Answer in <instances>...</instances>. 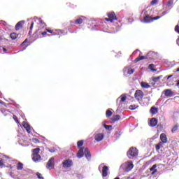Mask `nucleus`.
<instances>
[{"label":"nucleus","mask_w":179,"mask_h":179,"mask_svg":"<svg viewBox=\"0 0 179 179\" xmlns=\"http://www.w3.org/2000/svg\"><path fill=\"white\" fill-rule=\"evenodd\" d=\"M148 56H140L139 57H137L135 59L134 62H139V61H142V59H148Z\"/></svg>","instance_id":"23"},{"label":"nucleus","mask_w":179,"mask_h":179,"mask_svg":"<svg viewBox=\"0 0 179 179\" xmlns=\"http://www.w3.org/2000/svg\"><path fill=\"white\" fill-rule=\"evenodd\" d=\"M50 153H54V150H50Z\"/></svg>","instance_id":"58"},{"label":"nucleus","mask_w":179,"mask_h":179,"mask_svg":"<svg viewBox=\"0 0 179 179\" xmlns=\"http://www.w3.org/2000/svg\"><path fill=\"white\" fill-rule=\"evenodd\" d=\"M48 33H51L52 36H59V34H64V32L61 31L60 29H55L51 30V29H47Z\"/></svg>","instance_id":"11"},{"label":"nucleus","mask_w":179,"mask_h":179,"mask_svg":"<svg viewBox=\"0 0 179 179\" xmlns=\"http://www.w3.org/2000/svg\"><path fill=\"white\" fill-rule=\"evenodd\" d=\"M87 21L88 20L86 17L81 15L79 18L75 20V23L76 24H82L83 22H85V23H87Z\"/></svg>","instance_id":"10"},{"label":"nucleus","mask_w":179,"mask_h":179,"mask_svg":"<svg viewBox=\"0 0 179 179\" xmlns=\"http://www.w3.org/2000/svg\"><path fill=\"white\" fill-rule=\"evenodd\" d=\"M147 57L148 59H155L157 58V52L150 51L147 54Z\"/></svg>","instance_id":"13"},{"label":"nucleus","mask_w":179,"mask_h":179,"mask_svg":"<svg viewBox=\"0 0 179 179\" xmlns=\"http://www.w3.org/2000/svg\"><path fill=\"white\" fill-rule=\"evenodd\" d=\"M134 97L138 101H141L143 99V92L142 90H137L134 94Z\"/></svg>","instance_id":"9"},{"label":"nucleus","mask_w":179,"mask_h":179,"mask_svg":"<svg viewBox=\"0 0 179 179\" xmlns=\"http://www.w3.org/2000/svg\"><path fill=\"white\" fill-rule=\"evenodd\" d=\"M162 78H163V76H159L157 77H153L152 80H153L155 82V83H156V82H158L159 79H162Z\"/></svg>","instance_id":"29"},{"label":"nucleus","mask_w":179,"mask_h":179,"mask_svg":"<svg viewBox=\"0 0 179 179\" xmlns=\"http://www.w3.org/2000/svg\"><path fill=\"white\" fill-rule=\"evenodd\" d=\"M17 170H23V164L22 162L17 164Z\"/></svg>","instance_id":"28"},{"label":"nucleus","mask_w":179,"mask_h":179,"mask_svg":"<svg viewBox=\"0 0 179 179\" xmlns=\"http://www.w3.org/2000/svg\"><path fill=\"white\" fill-rule=\"evenodd\" d=\"M160 139H161V141L162 143H167L169 142L167 136H166V134L164 133L161 134Z\"/></svg>","instance_id":"19"},{"label":"nucleus","mask_w":179,"mask_h":179,"mask_svg":"<svg viewBox=\"0 0 179 179\" xmlns=\"http://www.w3.org/2000/svg\"><path fill=\"white\" fill-rule=\"evenodd\" d=\"M83 140L79 141L77 143V145L78 148H80V146H83Z\"/></svg>","instance_id":"36"},{"label":"nucleus","mask_w":179,"mask_h":179,"mask_svg":"<svg viewBox=\"0 0 179 179\" xmlns=\"http://www.w3.org/2000/svg\"><path fill=\"white\" fill-rule=\"evenodd\" d=\"M25 22H26L25 20H21L18 22L15 25V30H17V31L18 30H20V29L23 27V24H24Z\"/></svg>","instance_id":"16"},{"label":"nucleus","mask_w":179,"mask_h":179,"mask_svg":"<svg viewBox=\"0 0 179 179\" xmlns=\"http://www.w3.org/2000/svg\"><path fill=\"white\" fill-rule=\"evenodd\" d=\"M32 142H34V143H40V141L37 138H33Z\"/></svg>","instance_id":"40"},{"label":"nucleus","mask_w":179,"mask_h":179,"mask_svg":"<svg viewBox=\"0 0 179 179\" xmlns=\"http://www.w3.org/2000/svg\"><path fill=\"white\" fill-rule=\"evenodd\" d=\"M150 12H152V10H148L145 13V17L143 20V23H152V22H153V18H152Z\"/></svg>","instance_id":"3"},{"label":"nucleus","mask_w":179,"mask_h":179,"mask_svg":"<svg viewBox=\"0 0 179 179\" xmlns=\"http://www.w3.org/2000/svg\"><path fill=\"white\" fill-rule=\"evenodd\" d=\"M149 69H150V71H152V72H156V69H155V64H151L148 66Z\"/></svg>","instance_id":"33"},{"label":"nucleus","mask_w":179,"mask_h":179,"mask_svg":"<svg viewBox=\"0 0 179 179\" xmlns=\"http://www.w3.org/2000/svg\"><path fill=\"white\" fill-rule=\"evenodd\" d=\"M145 100H148V101H150V96L145 97Z\"/></svg>","instance_id":"48"},{"label":"nucleus","mask_w":179,"mask_h":179,"mask_svg":"<svg viewBox=\"0 0 179 179\" xmlns=\"http://www.w3.org/2000/svg\"><path fill=\"white\" fill-rule=\"evenodd\" d=\"M0 40H1V37H0Z\"/></svg>","instance_id":"62"},{"label":"nucleus","mask_w":179,"mask_h":179,"mask_svg":"<svg viewBox=\"0 0 179 179\" xmlns=\"http://www.w3.org/2000/svg\"><path fill=\"white\" fill-rule=\"evenodd\" d=\"M38 153H40V148H35L32 150V160L35 163L41 160V156H40Z\"/></svg>","instance_id":"2"},{"label":"nucleus","mask_w":179,"mask_h":179,"mask_svg":"<svg viewBox=\"0 0 179 179\" xmlns=\"http://www.w3.org/2000/svg\"><path fill=\"white\" fill-rule=\"evenodd\" d=\"M113 115V112H111V110L108 109L106 110V117L110 118Z\"/></svg>","instance_id":"31"},{"label":"nucleus","mask_w":179,"mask_h":179,"mask_svg":"<svg viewBox=\"0 0 179 179\" xmlns=\"http://www.w3.org/2000/svg\"><path fill=\"white\" fill-rule=\"evenodd\" d=\"M34 22L37 23V24H40V27L44 28L45 27L46 24L45 23L43 22V20L41 18H38L37 17H34Z\"/></svg>","instance_id":"12"},{"label":"nucleus","mask_w":179,"mask_h":179,"mask_svg":"<svg viewBox=\"0 0 179 179\" xmlns=\"http://www.w3.org/2000/svg\"><path fill=\"white\" fill-rule=\"evenodd\" d=\"M77 178H78V179H83V176L81 175V174H78V175L77 176Z\"/></svg>","instance_id":"43"},{"label":"nucleus","mask_w":179,"mask_h":179,"mask_svg":"<svg viewBox=\"0 0 179 179\" xmlns=\"http://www.w3.org/2000/svg\"><path fill=\"white\" fill-rule=\"evenodd\" d=\"M159 2V0H152L151 1V5L153 6L155 5H157V3Z\"/></svg>","instance_id":"39"},{"label":"nucleus","mask_w":179,"mask_h":179,"mask_svg":"<svg viewBox=\"0 0 179 179\" xmlns=\"http://www.w3.org/2000/svg\"><path fill=\"white\" fill-rule=\"evenodd\" d=\"M177 86H179V80H178Z\"/></svg>","instance_id":"59"},{"label":"nucleus","mask_w":179,"mask_h":179,"mask_svg":"<svg viewBox=\"0 0 179 179\" xmlns=\"http://www.w3.org/2000/svg\"><path fill=\"white\" fill-rule=\"evenodd\" d=\"M141 87H143V89H149L150 88V85L147 83L141 82Z\"/></svg>","instance_id":"25"},{"label":"nucleus","mask_w":179,"mask_h":179,"mask_svg":"<svg viewBox=\"0 0 179 179\" xmlns=\"http://www.w3.org/2000/svg\"><path fill=\"white\" fill-rule=\"evenodd\" d=\"M167 6H169V8H170V9H171V8H173V2L171 0H169L167 3Z\"/></svg>","instance_id":"35"},{"label":"nucleus","mask_w":179,"mask_h":179,"mask_svg":"<svg viewBox=\"0 0 179 179\" xmlns=\"http://www.w3.org/2000/svg\"><path fill=\"white\" fill-rule=\"evenodd\" d=\"M74 23H75V21L74 22L73 21H70V24L71 26H73Z\"/></svg>","instance_id":"53"},{"label":"nucleus","mask_w":179,"mask_h":179,"mask_svg":"<svg viewBox=\"0 0 179 179\" xmlns=\"http://www.w3.org/2000/svg\"><path fill=\"white\" fill-rule=\"evenodd\" d=\"M124 75H132L135 72L134 69H131V68L127 66L123 70Z\"/></svg>","instance_id":"14"},{"label":"nucleus","mask_w":179,"mask_h":179,"mask_svg":"<svg viewBox=\"0 0 179 179\" xmlns=\"http://www.w3.org/2000/svg\"><path fill=\"white\" fill-rule=\"evenodd\" d=\"M8 51V50H6V48L0 46V52L1 54H6V52Z\"/></svg>","instance_id":"30"},{"label":"nucleus","mask_w":179,"mask_h":179,"mask_svg":"<svg viewBox=\"0 0 179 179\" xmlns=\"http://www.w3.org/2000/svg\"><path fill=\"white\" fill-rule=\"evenodd\" d=\"M10 37L12 40H16V38L18 37V35L17 34L13 32L10 34Z\"/></svg>","instance_id":"26"},{"label":"nucleus","mask_w":179,"mask_h":179,"mask_svg":"<svg viewBox=\"0 0 179 179\" xmlns=\"http://www.w3.org/2000/svg\"><path fill=\"white\" fill-rule=\"evenodd\" d=\"M120 99H121L120 101H122V103H124V101L127 100V96H125V94H122L117 99V101H118Z\"/></svg>","instance_id":"27"},{"label":"nucleus","mask_w":179,"mask_h":179,"mask_svg":"<svg viewBox=\"0 0 179 179\" xmlns=\"http://www.w3.org/2000/svg\"><path fill=\"white\" fill-rule=\"evenodd\" d=\"M13 118L16 121V122H18L17 120H16V115H13Z\"/></svg>","instance_id":"54"},{"label":"nucleus","mask_w":179,"mask_h":179,"mask_svg":"<svg viewBox=\"0 0 179 179\" xmlns=\"http://www.w3.org/2000/svg\"><path fill=\"white\" fill-rule=\"evenodd\" d=\"M3 166V162H2V160L0 159V167Z\"/></svg>","instance_id":"51"},{"label":"nucleus","mask_w":179,"mask_h":179,"mask_svg":"<svg viewBox=\"0 0 179 179\" xmlns=\"http://www.w3.org/2000/svg\"><path fill=\"white\" fill-rule=\"evenodd\" d=\"M120 119H121V116H120V115H116L113 117V121H120Z\"/></svg>","instance_id":"32"},{"label":"nucleus","mask_w":179,"mask_h":179,"mask_svg":"<svg viewBox=\"0 0 179 179\" xmlns=\"http://www.w3.org/2000/svg\"><path fill=\"white\" fill-rule=\"evenodd\" d=\"M155 149H156V150H160V145H157L156 146H155Z\"/></svg>","instance_id":"44"},{"label":"nucleus","mask_w":179,"mask_h":179,"mask_svg":"<svg viewBox=\"0 0 179 179\" xmlns=\"http://www.w3.org/2000/svg\"><path fill=\"white\" fill-rule=\"evenodd\" d=\"M138 51H139V50H136L135 52H133V54H136V52H138Z\"/></svg>","instance_id":"57"},{"label":"nucleus","mask_w":179,"mask_h":179,"mask_svg":"<svg viewBox=\"0 0 179 179\" xmlns=\"http://www.w3.org/2000/svg\"><path fill=\"white\" fill-rule=\"evenodd\" d=\"M94 138L96 142H101V141H103V139H104V134L102 133L96 134Z\"/></svg>","instance_id":"15"},{"label":"nucleus","mask_w":179,"mask_h":179,"mask_svg":"<svg viewBox=\"0 0 179 179\" xmlns=\"http://www.w3.org/2000/svg\"><path fill=\"white\" fill-rule=\"evenodd\" d=\"M156 167H157V165L154 164L150 169V171H152L151 173L152 176H155V174H156V173H157V169H156Z\"/></svg>","instance_id":"21"},{"label":"nucleus","mask_w":179,"mask_h":179,"mask_svg":"<svg viewBox=\"0 0 179 179\" xmlns=\"http://www.w3.org/2000/svg\"><path fill=\"white\" fill-rule=\"evenodd\" d=\"M160 17H160V16H157V17H153V18H152V22H153V20H158V19H160Z\"/></svg>","instance_id":"42"},{"label":"nucleus","mask_w":179,"mask_h":179,"mask_svg":"<svg viewBox=\"0 0 179 179\" xmlns=\"http://www.w3.org/2000/svg\"><path fill=\"white\" fill-rule=\"evenodd\" d=\"M34 26V22L31 23L30 30H33V27Z\"/></svg>","instance_id":"47"},{"label":"nucleus","mask_w":179,"mask_h":179,"mask_svg":"<svg viewBox=\"0 0 179 179\" xmlns=\"http://www.w3.org/2000/svg\"><path fill=\"white\" fill-rule=\"evenodd\" d=\"M36 176L38 179H44V177H43V175L38 172L36 173Z\"/></svg>","instance_id":"37"},{"label":"nucleus","mask_w":179,"mask_h":179,"mask_svg":"<svg viewBox=\"0 0 179 179\" xmlns=\"http://www.w3.org/2000/svg\"><path fill=\"white\" fill-rule=\"evenodd\" d=\"M164 94L167 97H173V91L171 90H166L164 91Z\"/></svg>","instance_id":"22"},{"label":"nucleus","mask_w":179,"mask_h":179,"mask_svg":"<svg viewBox=\"0 0 179 179\" xmlns=\"http://www.w3.org/2000/svg\"><path fill=\"white\" fill-rule=\"evenodd\" d=\"M178 41L179 42V38H178Z\"/></svg>","instance_id":"60"},{"label":"nucleus","mask_w":179,"mask_h":179,"mask_svg":"<svg viewBox=\"0 0 179 179\" xmlns=\"http://www.w3.org/2000/svg\"><path fill=\"white\" fill-rule=\"evenodd\" d=\"M107 16H108V17H110L112 20V22L113 20H117V16L115 15V12L108 13Z\"/></svg>","instance_id":"20"},{"label":"nucleus","mask_w":179,"mask_h":179,"mask_svg":"<svg viewBox=\"0 0 179 179\" xmlns=\"http://www.w3.org/2000/svg\"><path fill=\"white\" fill-rule=\"evenodd\" d=\"M122 179H125L124 178H122Z\"/></svg>","instance_id":"61"},{"label":"nucleus","mask_w":179,"mask_h":179,"mask_svg":"<svg viewBox=\"0 0 179 179\" xmlns=\"http://www.w3.org/2000/svg\"><path fill=\"white\" fill-rule=\"evenodd\" d=\"M128 22L129 23H132V18H129Z\"/></svg>","instance_id":"52"},{"label":"nucleus","mask_w":179,"mask_h":179,"mask_svg":"<svg viewBox=\"0 0 179 179\" xmlns=\"http://www.w3.org/2000/svg\"><path fill=\"white\" fill-rule=\"evenodd\" d=\"M170 78H173V75L168 76L167 79H170Z\"/></svg>","instance_id":"56"},{"label":"nucleus","mask_w":179,"mask_h":179,"mask_svg":"<svg viewBox=\"0 0 179 179\" xmlns=\"http://www.w3.org/2000/svg\"><path fill=\"white\" fill-rule=\"evenodd\" d=\"M42 36H46L47 31H43L41 33Z\"/></svg>","instance_id":"50"},{"label":"nucleus","mask_w":179,"mask_h":179,"mask_svg":"<svg viewBox=\"0 0 179 179\" xmlns=\"http://www.w3.org/2000/svg\"><path fill=\"white\" fill-rule=\"evenodd\" d=\"M129 108L130 110H135V108H134V106H130Z\"/></svg>","instance_id":"55"},{"label":"nucleus","mask_w":179,"mask_h":179,"mask_svg":"<svg viewBox=\"0 0 179 179\" xmlns=\"http://www.w3.org/2000/svg\"><path fill=\"white\" fill-rule=\"evenodd\" d=\"M27 41V40H25L22 44V47L24 46V45L26 44V42Z\"/></svg>","instance_id":"49"},{"label":"nucleus","mask_w":179,"mask_h":179,"mask_svg":"<svg viewBox=\"0 0 179 179\" xmlns=\"http://www.w3.org/2000/svg\"><path fill=\"white\" fill-rule=\"evenodd\" d=\"M73 164V162L71 159H65L62 162V166L64 169H69L72 167V165Z\"/></svg>","instance_id":"8"},{"label":"nucleus","mask_w":179,"mask_h":179,"mask_svg":"<svg viewBox=\"0 0 179 179\" xmlns=\"http://www.w3.org/2000/svg\"><path fill=\"white\" fill-rule=\"evenodd\" d=\"M138 150L136 148H131L127 152L129 159H134L138 156Z\"/></svg>","instance_id":"4"},{"label":"nucleus","mask_w":179,"mask_h":179,"mask_svg":"<svg viewBox=\"0 0 179 179\" xmlns=\"http://www.w3.org/2000/svg\"><path fill=\"white\" fill-rule=\"evenodd\" d=\"M22 127L26 129L28 134H30V132H31V127H30V124H29L27 122H23Z\"/></svg>","instance_id":"17"},{"label":"nucleus","mask_w":179,"mask_h":179,"mask_svg":"<svg viewBox=\"0 0 179 179\" xmlns=\"http://www.w3.org/2000/svg\"><path fill=\"white\" fill-rule=\"evenodd\" d=\"M158 109L156 107H152L150 108V112L152 114V115H155V114H157Z\"/></svg>","instance_id":"24"},{"label":"nucleus","mask_w":179,"mask_h":179,"mask_svg":"<svg viewBox=\"0 0 179 179\" xmlns=\"http://www.w3.org/2000/svg\"><path fill=\"white\" fill-rule=\"evenodd\" d=\"M178 127L179 125L178 124H176L173 129H172V132L173 134H174V132L177 131V130L178 129Z\"/></svg>","instance_id":"34"},{"label":"nucleus","mask_w":179,"mask_h":179,"mask_svg":"<svg viewBox=\"0 0 179 179\" xmlns=\"http://www.w3.org/2000/svg\"><path fill=\"white\" fill-rule=\"evenodd\" d=\"M167 13H169V11H164V12H162V16H164V15H167Z\"/></svg>","instance_id":"45"},{"label":"nucleus","mask_w":179,"mask_h":179,"mask_svg":"<svg viewBox=\"0 0 179 179\" xmlns=\"http://www.w3.org/2000/svg\"><path fill=\"white\" fill-rule=\"evenodd\" d=\"M105 20H106V22H113L112 20H111L110 17H108V18H105Z\"/></svg>","instance_id":"46"},{"label":"nucleus","mask_w":179,"mask_h":179,"mask_svg":"<svg viewBox=\"0 0 179 179\" xmlns=\"http://www.w3.org/2000/svg\"><path fill=\"white\" fill-rule=\"evenodd\" d=\"M122 167L127 173H129V171H131L134 169V163L131 161L127 162L122 165Z\"/></svg>","instance_id":"5"},{"label":"nucleus","mask_w":179,"mask_h":179,"mask_svg":"<svg viewBox=\"0 0 179 179\" xmlns=\"http://www.w3.org/2000/svg\"><path fill=\"white\" fill-rule=\"evenodd\" d=\"M55 165V160L54 159V157H51L47 164H46V168L48 169V170H52V169H54V166Z\"/></svg>","instance_id":"7"},{"label":"nucleus","mask_w":179,"mask_h":179,"mask_svg":"<svg viewBox=\"0 0 179 179\" xmlns=\"http://www.w3.org/2000/svg\"><path fill=\"white\" fill-rule=\"evenodd\" d=\"M27 47H29V45H25V46H24L22 50L18 51V52H20V51H24Z\"/></svg>","instance_id":"41"},{"label":"nucleus","mask_w":179,"mask_h":179,"mask_svg":"<svg viewBox=\"0 0 179 179\" xmlns=\"http://www.w3.org/2000/svg\"><path fill=\"white\" fill-rule=\"evenodd\" d=\"M103 127L106 129H108V131H110V128H113V126L107 124H103Z\"/></svg>","instance_id":"38"},{"label":"nucleus","mask_w":179,"mask_h":179,"mask_svg":"<svg viewBox=\"0 0 179 179\" xmlns=\"http://www.w3.org/2000/svg\"><path fill=\"white\" fill-rule=\"evenodd\" d=\"M83 156H85L88 162H90V159H92V155L90 154V151L88 148H81L78 150L77 153V157H78V159H82Z\"/></svg>","instance_id":"1"},{"label":"nucleus","mask_w":179,"mask_h":179,"mask_svg":"<svg viewBox=\"0 0 179 179\" xmlns=\"http://www.w3.org/2000/svg\"><path fill=\"white\" fill-rule=\"evenodd\" d=\"M99 171H101L102 170V176L103 177H107L108 175V166H104L103 164L99 165Z\"/></svg>","instance_id":"6"},{"label":"nucleus","mask_w":179,"mask_h":179,"mask_svg":"<svg viewBox=\"0 0 179 179\" xmlns=\"http://www.w3.org/2000/svg\"><path fill=\"white\" fill-rule=\"evenodd\" d=\"M148 125L152 127H156V125H157V119L152 117L148 122Z\"/></svg>","instance_id":"18"}]
</instances>
